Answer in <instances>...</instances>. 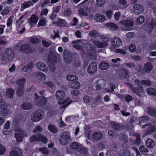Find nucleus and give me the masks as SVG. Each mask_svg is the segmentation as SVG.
Segmentation results:
<instances>
[{
	"instance_id": "1",
	"label": "nucleus",
	"mask_w": 156,
	"mask_h": 156,
	"mask_svg": "<svg viewBox=\"0 0 156 156\" xmlns=\"http://www.w3.org/2000/svg\"><path fill=\"white\" fill-rule=\"evenodd\" d=\"M134 84L138 86L139 88H133V85L131 83H126V84L134 93H135L137 95L140 96L141 95V93L143 91V89L142 87L140 86V80L138 79H136L134 80Z\"/></svg>"
},
{
	"instance_id": "2",
	"label": "nucleus",
	"mask_w": 156,
	"mask_h": 156,
	"mask_svg": "<svg viewBox=\"0 0 156 156\" xmlns=\"http://www.w3.org/2000/svg\"><path fill=\"white\" fill-rule=\"evenodd\" d=\"M55 96L56 99L58 101L62 100V102H59L58 104L61 105H64L63 106L66 107L70 104L69 102H67L69 100V98H66L64 100H63L65 97V94L63 91L61 90L57 91L55 93Z\"/></svg>"
},
{
	"instance_id": "3",
	"label": "nucleus",
	"mask_w": 156,
	"mask_h": 156,
	"mask_svg": "<svg viewBox=\"0 0 156 156\" xmlns=\"http://www.w3.org/2000/svg\"><path fill=\"white\" fill-rule=\"evenodd\" d=\"M14 55V52L12 49L6 48L5 50L1 59L2 61L10 60L13 58Z\"/></svg>"
},
{
	"instance_id": "4",
	"label": "nucleus",
	"mask_w": 156,
	"mask_h": 156,
	"mask_svg": "<svg viewBox=\"0 0 156 156\" xmlns=\"http://www.w3.org/2000/svg\"><path fill=\"white\" fill-rule=\"evenodd\" d=\"M15 137L16 141L20 142L23 141V138L27 136L26 132L20 128H16L15 129Z\"/></svg>"
},
{
	"instance_id": "5",
	"label": "nucleus",
	"mask_w": 156,
	"mask_h": 156,
	"mask_svg": "<svg viewBox=\"0 0 156 156\" xmlns=\"http://www.w3.org/2000/svg\"><path fill=\"white\" fill-rule=\"evenodd\" d=\"M71 140V136L69 132H64L61 133L60 143L63 145H67Z\"/></svg>"
},
{
	"instance_id": "6",
	"label": "nucleus",
	"mask_w": 156,
	"mask_h": 156,
	"mask_svg": "<svg viewBox=\"0 0 156 156\" xmlns=\"http://www.w3.org/2000/svg\"><path fill=\"white\" fill-rule=\"evenodd\" d=\"M88 137L94 141H98L103 138V134L101 132L94 131L89 132L88 134Z\"/></svg>"
},
{
	"instance_id": "7",
	"label": "nucleus",
	"mask_w": 156,
	"mask_h": 156,
	"mask_svg": "<svg viewBox=\"0 0 156 156\" xmlns=\"http://www.w3.org/2000/svg\"><path fill=\"white\" fill-rule=\"evenodd\" d=\"M117 75L121 79H128L129 77V72L125 68H122L118 70Z\"/></svg>"
},
{
	"instance_id": "8",
	"label": "nucleus",
	"mask_w": 156,
	"mask_h": 156,
	"mask_svg": "<svg viewBox=\"0 0 156 156\" xmlns=\"http://www.w3.org/2000/svg\"><path fill=\"white\" fill-rule=\"evenodd\" d=\"M44 115V113L42 111L34 112L31 114V120L34 122L39 121L41 119Z\"/></svg>"
},
{
	"instance_id": "9",
	"label": "nucleus",
	"mask_w": 156,
	"mask_h": 156,
	"mask_svg": "<svg viewBox=\"0 0 156 156\" xmlns=\"http://www.w3.org/2000/svg\"><path fill=\"white\" fill-rule=\"evenodd\" d=\"M41 140L44 144L46 143L47 142V137L41 134H38L37 135H33L30 138V141L31 142L34 141H39Z\"/></svg>"
},
{
	"instance_id": "10",
	"label": "nucleus",
	"mask_w": 156,
	"mask_h": 156,
	"mask_svg": "<svg viewBox=\"0 0 156 156\" xmlns=\"http://www.w3.org/2000/svg\"><path fill=\"white\" fill-rule=\"evenodd\" d=\"M119 23L122 25L121 29L123 30H128L129 28L128 27H132L133 25V22L130 19H127L121 21Z\"/></svg>"
},
{
	"instance_id": "11",
	"label": "nucleus",
	"mask_w": 156,
	"mask_h": 156,
	"mask_svg": "<svg viewBox=\"0 0 156 156\" xmlns=\"http://www.w3.org/2000/svg\"><path fill=\"white\" fill-rule=\"evenodd\" d=\"M97 65L94 62H90L87 69L88 73L90 75L95 73L97 70Z\"/></svg>"
},
{
	"instance_id": "12",
	"label": "nucleus",
	"mask_w": 156,
	"mask_h": 156,
	"mask_svg": "<svg viewBox=\"0 0 156 156\" xmlns=\"http://www.w3.org/2000/svg\"><path fill=\"white\" fill-rule=\"evenodd\" d=\"M63 54L64 58L66 63H69L72 61L73 60L72 54L69 50L68 49L64 50Z\"/></svg>"
},
{
	"instance_id": "13",
	"label": "nucleus",
	"mask_w": 156,
	"mask_h": 156,
	"mask_svg": "<svg viewBox=\"0 0 156 156\" xmlns=\"http://www.w3.org/2000/svg\"><path fill=\"white\" fill-rule=\"evenodd\" d=\"M146 126H147V127L145 131V134L146 135L151 134V133L154 132L156 130L155 127L152 125L145 124L143 125L141 127L142 128H144Z\"/></svg>"
},
{
	"instance_id": "14",
	"label": "nucleus",
	"mask_w": 156,
	"mask_h": 156,
	"mask_svg": "<svg viewBox=\"0 0 156 156\" xmlns=\"http://www.w3.org/2000/svg\"><path fill=\"white\" fill-rule=\"evenodd\" d=\"M133 11L135 13L139 14L143 12L144 8L141 5L136 4L133 6Z\"/></svg>"
},
{
	"instance_id": "15",
	"label": "nucleus",
	"mask_w": 156,
	"mask_h": 156,
	"mask_svg": "<svg viewBox=\"0 0 156 156\" xmlns=\"http://www.w3.org/2000/svg\"><path fill=\"white\" fill-rule=\"evenodd\" d=\"M8 109L5 102L0 104V113L3 116L7 115L8 113Z\"/></svg>"
},
{
	"instance_id": "16",
	"label": "nucleus",
	"mask_w": 156,
	"mask_h": 156,
	"mask_svg": "<svg viewBox=\"0 0 156 156\" xmlns=\"http://www.w3.org/2000/svg\"><path fill=\"white\" fill-rule=\"evenodd\" d=\"M19 50L25 53H27L31 51L30 44H22L20 47Z\"/></svg>"
},
{
	"instance_id": "17",
	"label": "nucleus",
	"mask_w": 156,
	"mask_h": 156,
	"mask_svg": "<svg viewBox=\"0 0 156 156\" xmlns=\"http://www.w3.org/2000/svg\"><path fill=\"white\" fill-rule=\"evenodd\" d=\"M58 54L56 52L51 53L48 55V59L51 64L56 63L57 57L58 56Z\"/></svg>"
},
{
	"instance_id": "18",
	"label": "nucleus",
	"mask_w": 156,
	"mask_h": 156,
	"mask_svg": "<svg viewBox=\"0 0 156 156\" xmlns=\"http://www.w3.org/2000/svg\"><path fill=\"white\" fill-rule=\"evenodd\" d=\"M37 68L40 70L47 72L48 71V69L47 66L42 62H39L36 64Z\"/></svg>"
},
{
	"instance_id": "19",
	"label": "nucleus",
	"mask_w": 156,
	"mask_h": 156,
	"mask_svg": "<svg viewBox=\"0 0 156 156\" xmlns=\"http://www.w3.org/2000/svg\"><path fill=\"white\" fill-rule=\"evenodd\" d=\"M112 44L113 47L117 48L121 46L122 42L120 38L118 37H115L112 39Z\"/></svg>"
},
{
	"instance_id": "20",
	"label": "nucleus",
	"mask_w": 156,
	"mask_h": 156,
	"mask_svg": "<svg viewBox=\"0 0 156 156\" xmlns=\"http://www.w3.org/2000/svg\"><path fill=\"white\" fill-rule=\"evenodd\" d=\"M105 84V81L103 80H98L95 83L96 89L97 90L101 91L102 89Z\"/></svg>"
},
{
	"instance_id": "21",
	"label": "nucleus",
	"mask_w": 156,
	"mask_h": 156,
	"mask_svg": "<svg viewBox=\"0 0 156 156\" xmlns=\"http://www.w3.org/2000/svg\"><path fill=\"white\" fill-rule=\"evenodd\" d=\"M32 76L38 80H42L43 81L45 80V76L40 72H34L32 73Z\"/></svg>"
},
{
	"instance_id": "22",
	"label": "nucleus",
	"mask_w": 156,
	"mask_h": 156,
	"mask_svg": "<svg viewBox=\"0 0 156 156\" xmlns=\"http://www.w3.org/2000/svg\"><path fill=\"white\" fill-rule=\"evenodd\" d=\"M23 24V23H22V22H16V23L17 30L18 33L20 34L23 33L26 30L25 27H22Z\"/></svg>"
},
{
	"instance_id": "23",
	"label": "nucleus",
	"mask_w": 156,
	"mask_h": 156,
	"mask_svg": "<svg viewBox=\"0 0 156 156\" xmlns=\"http://www.w3.org/2000/svg\"><path fill=\"white\" fill-rule=\"evenodd\" d=\"M22 151L19 148H16L13 149L10 151L9 154L10 156H21Z\"/></svg>"
},
{
	"instance_id": "24",
	"label": "nucleus",
	"mask_w": 156,
	"mask_h": 156,
	"mask_svg": "<svg viewBox=\"0 0 156 156\" xmlns=\"http://www.w3.org/2000/svg\"><path fill=\"white\" fill-rule=\"evenodd\" d=\"M84 9L85 10L83 9H79L78 10L79 14L84 16H88L90 13V9L88 7H85Z\"/></svg>"
},
{
	"instance_id": "25",
	"label": "nucleus",
	"mask_w": 156,
	"mask_h": 156,
	"mask_svg": "<svg viewBox=\"0 0 156 156\" xmlns=\"http://www.w3.org/2000/svg\"><path fill=\"white\" fill-rule=\"evenodd\" d=\"M144 71L147 73L150 72L153 69V66L150 62L146 63L144 65Z\"/></svg>"
},
{
	"instance_id": "26",
	"label": "nucleus",
	"mask_w": 156,
	"mask_h": 156,
	"mask_svg": "<svg viewBox=\"0 0 156 156\" xmlns=\"http://www.w3.org/2000/svg\"><path fill=\"white\" fill-rule=\"evenodd\" d=\"M80 83L76 81L70 82L68 84V86L69 87L75 89L79 88L80 87Z\"/></svg>"
},
{
	"instance_id": "27",
	"label": "nucleus",
	"mask_w": 156,
	"mask_h": 156,
	"mask_svg": "<svg viewBox=\"0 0 156 156\" xmlns=\"http://www.w3.org/2000/svg\"><path fill=\"white\" fill-rule=\"evenodd\" d=\"M93 44L98 48L106 47L107 44L103 43L102 42L98 41H93Z\"/></svg>"
},
{
	"instance_id": "28",
	"label": "nucleus",
	"mask_w": 156,
	"mask_h": 156,
	"mask_svg": "<svg viewBox=\"0 0 156 156\" xmlns=\"http://www.w3.org/2000/svg\"><path fill=\"white\" fill-rule=\"evenodd\" d=\"M95 20L98 22L102 23L105 20V17L103 15L100 14H96L94 16Z\"/></svg>"
},
{
	"instance_id": "29",
	"label": "nucleus",
	"mask_w": 156,
	"mask_h": 156,
	"mask_svg": "<svg viewBox=\"0 0 156 156\" xmlns=\"http://www.w3.org/2000/svg\"><path fill=\"white\" fill-rule=\"evenodd\" d=\"M33 4L32 3V2L30 1H28L24 2L21 5V10L23 11L25 9L28 8L31 5L33 6Z\"/></svg>"
},
{
	"instance_id": "30",
	"label": "nucleus",
	"mask_w": 156,
	"mask_h": 156,
	"mask_svg": "<svg viewBox=\"0 0 156 156\" xmlns=\"http://www.w3.org/2000/svg\"><path fill=\"white\" fill-rule=\"evenodd\" d=\"M145 144L148 148H151L154 145V141L151 139H148L145 142Z\"/></svg>"
},
{
	"instance_id": "31",
	"label": "nucleus",
	"mask_w": 156,
	"mask_h": 156,
	"mask_svg": "<svg viewBox=\"0 0 156 156\" xmlns=\"http://www.w3.org/2000/svg\"><path fill=\"white\" fill-rule=\"evenodd\" d=\"M147 112L152 116H156V110L152 107H149L147 109Z\"/></svg>"
},
{
	"instance_id": "32",
	"label": "nucleus",
	"mask_w": 156,
	"mask_h": 156,
	"mask_svg": "<svg viewBox=\"0 0 156 156\" xmlns=\"http://www.w3.org/2000/svg\"><path fill=\"white\" fill-rule=\"evenodd\" d=\"M32 107L33 105L29 102H23L21 105V108L25 110L30 109Z\"/></svg>"
},
{
	"instance_id": "33",
	"label": "nucleus",
	"mask_w": 156,
	"mask_h": 156,
	"mask_svg": "<svg viewBox=\"0 0 156 156\" xmlns=\"http://www.w3.org/2000/svg\"><path fill=\"white\" fill-rule=\"evenodd\" d=\"M14 90L12 88H9L7 89L6 95L9 98H13Z\"/></svg>"
},
{
	"instance_id": "34",
	"label": "nucleus",
	"mask_w": 156,
	"mask_h": 156,
	"mask_svg": "<svg viewBox=\"0 0 156 156\" xmlns=\"http://www.w3.org/2000/svg\"><path fill=\"white\" fill-rule=\"evenodd\" d=\"M38 20V18L35 15H32L29 20L30 24L31 26L32 24H36Z\"/></svg>"
},
{
	"instance_id": "35",
	"label": "nucleus",
	"mask_w": 156,
	"mask_h": 156,
	"mask_svg": "<svg viewBox=\"0 0 156 156\" xmlns=\"http://www.w3.org/2000/svg\"><path fill=\"white\" fill-rule=\"evenodd\" d=\"M81 144L77 142H73L70 144V147L73 150H77L79 149Z\"/></svg>"
},
{
	"instance_id": "36",
	"label": "nucleus",
	"mask_w": 156,
	"mask_h": 156,
	"mask_svg": "<svg viewBox=\"0 0 156 156\" xmlns=\"http://www.w3.org/2000/svg\"><path fill=\"white\" fill-rule=\"evenodd\" d=\"M24 92V87H18L16 90L17 95L18 96H22Z\"/></svg>"
},
{
	"instance_id": "37",
	"label": "nucleus",
	"mask_w": 156,
	"mask_h": 156,
	"mask_svg": "<svg viewBox=\"0 0 156 156\" xmlns=\"http://www.w3.org/2000/svg\"><path fill=\"white\" fill-rule=\"evenodd\" d=\"M47 102L46 98L42 96L40 98L39 101L37 104L38 106H43Z\"/></svg>"
},
{
	"instance_id": "38",
	"label": "nucleus",
	"mask_w": 156,
	"mask_h": 156,
	"mask_svg": "<svg viewBox=\"0 0 156 156\" xmlns=\"http://www.w3.org/2000/svg\"><path fill=\"white\" fill-rule=\"evenodd\" d=\"M109 67L108 64L105 62H102L100 63L99 65V68L102 70H106Z\"/></svg>"
},
{
	"instance_id": "39",
	"label": "nucleus",
	"mask_w": 156,
	"mask_h": 156,
	"mask_svg": "<svg viewBox=\"0 0 156 156\" xmlns=\"http://www.w3.org/2000/svg\"><path fill=\"white\" fill-rule=\"evenodd\" d=\"M48 128L49 130L53 133H56L57 131V128L53 125H49L48 126Z\"/></svg>"
},
{
	"instance_id": "40",
	"label": "nucleus",
	"mask_w": 156,
	"mask_h": 156,
	"mask_svg": "<svg viewBox=\"0 0 156 156\" xmlns=\"http://www.w3.org/2000/svg\"><path fill=\"white\" fill-rule=\"evenodd\" d=\"M111 125L113 129L115 130L120 129L121 127L120 124L114 122H111Z\"/></svg>"
},
{
	"instance_id": "41",
	"label": "nucleus",
	"mask_w": 156,
	"mask_h": 156,
	"mask_svg": "<svg viewBox=\"0 0 156 156\" xmlns=\"http://www.w3.org/2000/svg\"><path fill=\"white\" fill-rule=\"evenodd\" d=\"M122 65L126 66L132 70H133V69H134V68L135 67V64L132 62H126L122 64Z\"/></svg>"
},
{
	"instance_id": "42",
	"label": "nucleus",
	"mask_w": 156,
	"mask_h": 156,
	"mask_svg": "<svg viewBox=\"0 0 156 156\" xmlns=\"http://www.w3.org/2000/svg\"><path fill=\"white\" fill-rule=\"evenodd\" d=\"M147 93L149 94L153 95H156V90L151 88H148L147 90Z\"/></svg>"
},
{
	"instance_id": "43",
	"label": "nucleus",
	"mask_w": 156,
	"mask_h": 156,
	"mask_svg": "<svg viewBox=\"0 0 156 156\" xmlns=\"http://www.w3.org/2000/svg\"><path fill=\"white\" fill-rule=\"evenodd\" d=\"M25 79L22 78L18 80L17 82V84L18 85V87H24V84L25 81Z\"/></svg>"
},
{
	"instance_id": "44",
	"label": "nucleus",
	"mask_w": 156,
	"mask_h": 156,
	"mask_svg": "<svg viewBox=\"0 0 156 156\" xmlns=\"http://www.w3.org/2000/svg\"><path fill=\"white\" fill-rule=\"evenodd\" d=\"M78 151L81 155H84L87 153V150L86 148L80 147Z\"/></svg>"
},
{
	"instance_id": "45",
	"label": "nucleus",
	"mask_w": 156,
	"mask_h": 156,
	"mask_svg": "<svg viewBox=\"0 0 156 156\" xmlns=\"http://www.w3.org/2000/svg\"><path fill=\"white\" fill-rule=\"evenodd\" d=\"M57 22L59 25L61 27H64L67 25V23L65 20L59 18Z\"/></svg>"
},
{
	"instance_id": "46",
	"label": "nucleus",
	"mask_w": 156,
	"mask_h": 156,
	"mask_svg": "<svg viewBox=\"0 0 156 156\" xmlns=\"http://www.w3.org/2000/svg\"><path fill=\"white\" fill-rule=\"evenodd\" d=\"M140 83L141 84H144L147 86H150L151 85V82L148 80H142L140 81Z\"/></svg>"
},
{
	"instance_id": "47",
	"label": "nucleus",
	"mask_w": 156,
	"mask_h": 156,
	"mask_svg": "<svg viewBox=\"0 0 156 156\" xmlns=\"http://www.w3.org/2000/svg\"><path fill=\"white\" fill-rule=\"evenodd\" d=\"M72 13V11L69 8H66L63 12V14L65 16H67L70 15Z\"/></svg>"
},
{
	"instance_id": "48",
	"label": "nucleus",
	"mask_w": 156,
	"mask_h": 156,
	"mask_svg": "<svg viewBox=\"0 0 156 156\" xmlns=\"http://www.w3.org/2000/svg\"><path fill=\"white\" fill-rule=\"evenodd\" d=\"M149 120V117L147 116H144L141 117L140 118V122L139 124L141 122L144 123L145 122L148 121Z\"/></svg>"
},
{
	"instance_id": "49",
	"label": "nucleus",
	"mask_w": 156,
	"mask_h": 156,
	"mask_svg": "<svg viewBox=\"0 0 156 156\" xmlns=\"http://www.w3.org/2000/svg\"><path fill=\"white\" fill-rule=\"evenodd\" d=\"M66 78L68 80L71 81H73L74 80H76L77 79L76 76L70 75H67L66 76Z\"/></svg>"
},
{
	"instance_id": "50",
	"label": "nucleus",
	"mask_w": 156,
	"mask_h": 156,
	"mask_svg": "<svg viewBox=\"0 0 156 156\" xmlns=\"http://www.w3.org/2000/svg\"><path fill=\"white\" fill-rule=\"evenodd\" d=\"M108 26L113 30H117L118 29V27L116 24L112 23H108Z\"/></svg>"
},
{
	"instance_id": "51",
	"label": "nucleus",
	"mask_w": 156,
	"mask_h": 156,
	"mask_svg": "<svg viewBox=\"0 0 156 156\" xmlns=\"http://www.w3.org/2000/svg\"><path fill=\"white\" fill-rule=\"evenodd\" d=\"M101 38L102 40L101 42H102L103 43H105L107 44V47L108 45V42L110 41L108 37H105L104 36H101Z\"/></svg>"
},
{
	"instance_id": "52",
	"label": "nucleus",
	"mask_w": 156,
	"mask_h": 156,
	"mask_svg": "<svg viewBox=\"0 0 156 156\" xmlns=\"http://www.w3.org/2000/svg\"><path fill=\"white\" fill-rule=\"evenodd\" d=\"M139 150L142 153H144L148 151V150L143 145H141L139 147Z\"/></svg>"
},
{
	"instance_id": "53",
	"label": "nucleus",
	"mask_w": 156,
	"mask_h": 156,
	"mask_svg": "<svg viewBox=\"0 0 156 156\" xmlns=\"http://www.w3.org/2000/svg\"><path fill=\"white\" fill-rule=\"evenodd\" d=\"M129 51L131 52H135L136 51V47L134 44H132L129 47Z\"/></svg>"
},
{
	"instance_id": "54",
	"label": "nucleus",
	"mask_w": 156,
	"mask_h": 156,
	"mask_svg": "<svg viewBox=\"0 0 156 156\" xmlns=\"http://www.w3.org/2000/svg\"><path fill=\"white\" fill-rule=\"evenodd\" d=\"M14 17V16L12 15L9 17L7 21V25L8 27H11L12 26L13 20L12 18Z\"/></svg>"
},
{
	"instance_id": "55",
	"label": "nucleus",
	"mask_w": 156,
	"mask_h": 156,
	"mask_svg": "<svg viewBox=\"0 0 156 156\" xmlns=\"http://www.w3.org/2000/svg\"><path fill=\"white\" fill-rule=\"evenodd\" d=\"M89 36L91 37H95L98 35L97 31L95 30H91L89 32Z\"/></svg>"
},
{
	"instance_id": "56",
	"label": "nucleus",
	"mask_w": 156,
	"mask_h": 156,
	"mask_svg": "<svg viewBox=\"0 0 156 156\" xmlns=\"http://www.w3.org/2000/svg\"><path fill=\"white\" fill-rule=\"evenodd\" d=\"M109 86L111 88V89L108 90V89H106L105 90L107 92H113L114 91V89L115 88V85L112 83H110L109 84Z\"/></svg>"
},
{
	"instance_id": "57",
	"label": "nucleus",
	"mask_w": 156,
	"mask_h": 156,
	"mask_svg": "<svg viewBox=\"0 0 156 156\" xmlns=\"http://www.w3.org/2000/svg\"><path fill=\"white\" fill-rule=\"evenodd\" d=\"M6 149L5 147L0 144V154H3L6 152Z\"/></svg>"
},
{
	"instance_id": "58",
	"label": "nucleus",
	"mask_w": 156,
	"mask_h": 156,
	"mask_svg": "<svg viewBox=\"0 0 156 156\" xmlns=\"http://www.w3.org/2000/svg\"><path fill=\"white\" fill-rule=\"evenodd\" d=\"M106 15L107 17L110 19L113 15V12L112 10H109L106 11Z\"/></svg>"
},
{
	"instance_id": "59",
	"label": "nucleus",
	"mask_w": 156,
	"mask_h": 156,
	"mask_svg": "<svg viewBox=\"0 0 156 156\" xmlns=\"http://www.w3.org/2000/svg\"><path fill=\"white\" fill-rule=\"evenodd\" d=\"M10 125V122L9 121H8L4 125V131L5 132H6L9 129V127Z\"/></svg>"
},
{
	"instance_id": "60",
	"label": "nucleus",
	"mask_w": 156,
	"mask_h": 156,
	"mask_svg": "<svg viewBox=\"0 0 156 156\" xmlns=\"http://www.w3.org/2000/svg\"><path fill=\"white\" fill-rule=\"evenodd\" d=\"M30 42L34 44H36L40 42V40L37 38L33 37L30 39Z\"/></svg>"
},
{
	"instance_id": "61",
	"label": "nucleus",
	"mask_w": 156,
	"mask_h": 156,
	"mask_svg": "<svg viewBox=\"0 0 156 156\" xmlns=\"http://www.w3.org/2000/svg\"><path fill=\"white\" fill-rule=\"evenodd\" d=\"M135 136L136 140L135 142V143L137 145H139L140 144V136L139 134L136 133L135 134Z\"/></svg>"
},
{
	"instance_id": "62",
	"label": "nucleus",
	"mask_w": 156,
	"mask_h": 156,
	"mask_svg": "<svg viewBox=\"0 0 156 156\" xmlns=\"http://www.w3.org/2000/svg\"><path fill=\"white\" fill-rule=\"evenodd\" d=\"M96 2L98 6H102L105 4V0H96Z\"/></svg>"
},
{
	"instance_id": "63",
	"label": "nucleus",
	"mask_w": 156,
	"mask_h": 156,
	"mask_svg": "<svg viewBox=\"0 0 156 156\" xmlns=\"http://www.w3.org/2000/svg\"><path fill=\"white\" fill-rule=\"evenodd\" d=\"M9 10L8 9H4L1 12V14L3 16H5L9 14Z\"/></svg>"
},
{
	"instance_id": "64",
	"label": "nucleus",
	"mask_w": 156,
	"mask_h": 156,
	"mask_svg": "<svg viewBox=\"0 0 156 156\" xmlns=\"http://www.w3.org/2000/svg\"><path fill=\"white\" fill-rule=\"evenodd\" d=\"M151 26L152 29H155L156 28V20L155 19H153L151 22Z\"/></svg>"
}]
</instances>
